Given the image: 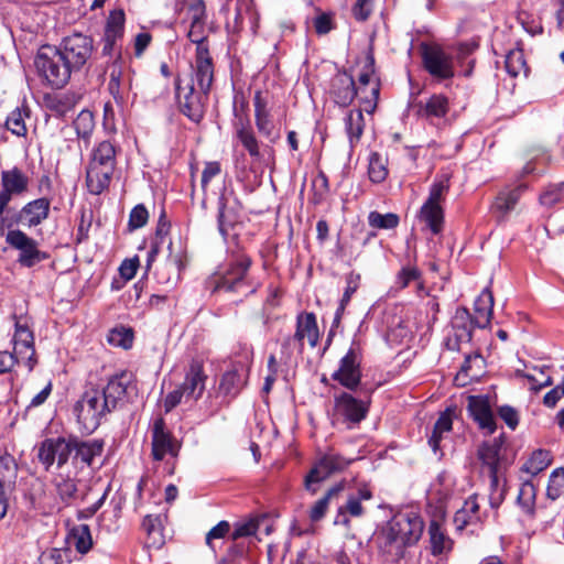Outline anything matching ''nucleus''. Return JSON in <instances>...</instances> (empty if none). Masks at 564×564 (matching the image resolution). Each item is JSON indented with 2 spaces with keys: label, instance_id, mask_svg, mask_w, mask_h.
Listing matches in <instances>:
<instances>
[{
  "label": "nucleus",
  "instance_id": "nucleus-53",
  "mask_svg": "<svg viewBox=\"0 0 564 564\" xmlns=\"http://www.w3.org/2000/svg\"><path fill=\"white\" fill-rule=\"evenodd\" d=\"M142 529L148 534L152 545L160 546L163 544L162 519L160 516H145L142 521Z\"/></svg>",
  "mask_w": 564,
  "mask_h": 564
},
{
  "label": "nucleus",
  "instance_id": "nucleus-42",
  "mask_svg": "<svg viewBox=\"0 0 564 564\" xmlns=\"http://www.w3.org/2000/svg\"><path fill=\"white\" fill-rule=\"evenodd\" d=\"M553 460V456L547 449H535L531 453L529 458L524 462L521 467L523 473H527L531 476H536L541 471L545 470Z\"/></svg>",
  "mask_w": 564,
  "mask_h": 564
},
{
  "label": "nucleus",
  "instance_id": "nucleus-52",
  "mask_svg": "<svg viewBox=\"0 0 564 564\" xmlns=\"http://www.w3.org/2000/svg\"><path fill=\"white\" fill-rule=\"evenodd\" d=\"M343 485L339 484V485H336L332 488H329L327 490V492L325 494V496H323L321 499H318L311 508L310 510V519L313 521V522H317L319 521L322 518H324L327 509H328V505H329V501L333 497L337 496L341 490H343Z\"/></svg>",
  "mask_w": 564,
  "mask_h": 564
},
{
  "label": "nucleus",
  "instance_id": "nucleus-6",
  "mask_svg": "<svg viewBox=\"0 0 564 564\" xmlns=\"http://www.w3.org/2000/svg\"><path fill=\"white\" fill-rule=\"evenodd\" d=\"M212 85L207 89H203L197 84L195 75L192 80L185 85L180 79L176 80V99L181 112L195 123L200 122L205 115L207 95Z\"/></svg>",
  "mask_w": 564,
  "mask_h": 564
},
{
  "label": "nucleus",
  "instance_id": "nucleus-29",
  "mask_svg": "<svg viewBox=\"0 0 564 564\" xmlns=\"http://www.w3.org/2000/svg\"><path fill=\"white\" fill-rule=\"evenodd\" d=\"M131 383V375L127 371H121L113 375L108 379L107 384L99 389L102 400L107 401V405L113 410L119 401L123 399L128 386Z\"/></svg>",
  "mask_w": 564,
  "mask_h": 564
},
{
  "label": "nucleus",
  "instance_id": "nucleus-62",
  "mask_svg": "<svg viewBox=\"0 0 564 564\" xmlns=\"http://www.w3.org/2000/svg\"><path fill=\"white\" fill-rule=\"evenodd\" d=\"M562 200H564V183L551 185L540 195V203L546 207Z\"/></svg>",
  "mask_w": 564,
  "mask_h": 564
},
{
  "label": "nucleus",
  "instance_id": "nucleus-61",
  "mask_svg": "<svg viewBox=\"0 0 564 564\" xmlns=\"http://www.w3.org/2000/svg\"><path fill=\"white\" fill-rule=\"evenodd\" d=\"M313 26L318 35L328 34L335 29V13L334 12H321L313 19Z\"/></svg>",
  "mask_w": 564,
  "mask_h": 564
},
{
  "label": "nucleus",
  "instance_id": "nucleus-1",
  "mask_svg": "<svg viewBox=\"0 0 564 564\" xmlns=\"http://www.w3.org/2000/svg\"><path fill=\"white\" fill-rule=\"evenodd\" d=\"M117 165V148L104 140L94 145L86 166V186L90 194L100 195L110 185Z\"/></svg>",
  "mask_w": 564,
  "mask_h": 564
},
{
  "label": "nucleus",
  "instance_id": "nucleus-21",
  "mask_svg": "<svg viewBox=\"0 0 564 564\" xmlns=\"http://www.w3.org/2000/svg\"><path fill=\"white\" fill-rule=\"evenodd\" d=\"M104 441L98 438L83 441L70 436V462L75 468L90 467L94 459L104 451Z\"/></svg>",
  "mask_w": 564,
  "mask_h": 564
},
{
  "label": "nucleus",
  "instance_id": "nucleus-64",
  "mask_svg": "<svg viewBox=\"0 0 564 564\" xmlns=\"http://www.w3.org/2000/svg\"><path fill=\"white\" fill-rule=\"evenodd\" d=\"M67 553L64 549H47L41 553L39 564H64Z\"/></svg>",
  "mask_w": 564,
  "mask_h": 564
},
{
  "label": "nucleus",
  "instance_id": "nucleus-51",
  "mask_svg": "<svg viewBox=\"0 0 564 564\" xmlns=\"http://www.w3.org/2000/svg\"><path fill=\"white\" fill-rule=\"evenodd\" d=\"M387 159L378 152L369 155L368 175L371 182L382 183L388 176Z\"/></svg>",
  "mask_w": 564,
  "mask_h": 564
},
{
  "label": "nucleus",
  "instance_id": "nucleus-31",
  "mask_svg": "<svg viewBox=\"0 0 564 564\" xmlns=\"http://www.w3.org/2000/svg\"><path fill=\"white\" fill-rule=\"evenodd\" d=\"M330 93L336 104L340 106L349 105L358 95L354 78L346 73L334 76Z\"/></svg>",
  "mask_w": 564,
  "mask_h": 564
},
{
  "label": "nucleus",
  "instance_id": "nucleus-45",
  "mask_svg": "<svg viewBox=\"0 0 564 564\" xmlns=\"http://www.w3.org/2000/svg\"><path fill=\"white\" fill-rule=\"evenodd\" d=\"M67 539L69 544L74 545L80 554H86L93 546L90 529L87 524L73 527Z\"/></svg>",
  "mask_w": 564,
  "mask_h": 564
},
{
  "label": "nucleus",
  "instance_id": "nucleus-3",
  "mask_svg": "<svg viewBox=\"0 0 564 564\" xmlns=\"http://www.w3.org/2000/svg\"><path fill=\"white\" fill-rule=\"evenodd\" d=\"M41 79L52 88L65 87L74 73L55 45H42L34 57Z\"/></svg>",
  "mask_w": 564,
  "mask_h": 564
},
{
  "label": "nucleus",
  "instance_id": "nucleus-57",
  "mask_svg": "<svg viewBox=\"0 0 564 564\" xmlns=\"http://www.w3.org/2000/svg\"><path fill=\"white\" fill-rule=\"evenodd\" d=\"M108 341L115 347L129 349L133 344V332L131 328L116 327L109 332Z\"/></svg>",
  "mask_w": 564,
  "mask_h": 564
},
{
  "label": "nucleus",
  "instance_id": "nucleus-34",
  "mask_svg": "<svg viewBox=\"0 0 564 564\" xmlns=\"http://www.w3.org/2000/svg\"><path fill=\"white\" fill-rule=\"evenodd\" d=\"M364 112L366 110L362 106L361 108L349 110L344 118L345 131L351 149H355L361 140L366 126Z\"/></svg>",
  "mask_w": 564,
  "mask_h": 564
},
{
  "label": "nucleus",
  "instance_id": "nucleus-43",
  "mask_svg": "<svg viewBox=\"0 0 564 564\" xmlns=\"http://www.w3.org/2000/svg\"><path fill=\"white\" fill-rule=\"evenodd\" d=\"M451 188V175L447 173L437 174L430 186L429 196L425 203L442 205Z\"/></svg>",
  "mask_w": 564,
  "mask_h": 564
},
{
  "label": "nucleus",
  "instance_id": "nucleus-56",
  "mask_svg": "<svg viewBox=\"0 0 564 564\" xmlns=\"http://www.w3.org/2000/svg\"><path fill=\"white\" fill-rule=\"evenodd\" d=\"M562 496H564V467H558L549 477L546 497L554 501Z\"/></svg>",
  "mask_w": 564,
  "mask_h": 564
},
{
  "label": "nucleus",
  "instance_id": "nucleus-17",
  "mask_svg": "<svg viewBox=\"0 0 564 564\" xmlns=\"http://www.w3.org/2000/svg\"><path fill=\"white\" fill-rule=\"evenodd\" d=\"M181 449V443L167 430L163 417L159 416L152 425V457L162 460L166 457L175 458Z\"/></svg>",
  "mask_w": 564,
  "mask_h": 564
},
{
  "label": "nucleus",
  "instance_id": "nucleus-12",
  "mask_svg": "<svg viewBox=\"0 0 564 564\" xmlns=\"http://www.w3.org/2000/svg\"><path fill=\"white\" fill-rule=\"evenodd\" d=\"M420 48L423 66L431 76L440 80L449 79L454 76L455 68L452 54L438 44L423 43Z\"/></svg>",
  "mask_w": 564,
  "mask_h": 564
},
{
  "label": "nucleus",
  "instance_id": "nucleus-44",
  "mask_svg": "<svg viewBox=\"0 0 564 564\" xmlns=\"http://www.w3.org/2000/svg\"><path fill=\"white\" fill-rule=\"evenodd\" d=\"M28 118H30L29 107L25 105L17 107L9 113L6 120V128L17 137H25L28 133L25 119Z\"/></svg>",
  "mask_w": 564,
  "mask_h": 564
},
{
  "label": "nucleus",
  "instance_id": "nucleus-15",
  "mask_svg": "<svg viewBox=\"0 0 564 564\" xmlns=\"http://www.w3.org/2000/svg\"><path fill=\"white\" fill-rule=\"evenodd\" d=\"M37 458L46 471L56 465V469L63 471L70 460V436L45 438L37 448Z\"/></svg>",
  "mask_w": 564,
  "mask_h": 564
},
{
  "label": "nucleus",
  "instance_id": "nucleus-7",
  "mask_svg": "<svg viewBox=\"0 0 564 564\" xmlns=\"http://www.w3.org/2000/svg\"><path fill=\"white\" fill-rule=\"evenodd\" d=\"M205 24L206 22L189 23L187 33L189 41L197 45L193 70L197 84L203 89H207L214 80V64L205 43Z\"/></svg>",
  "mask_w": 564,
  "mask_h": 564
},
{
  "label": "nucleus",
  "instance_id": "nucleus-30",
  "mask_svg": "<svg viewBox=\"0 0 564 564\" xmlns=\"http://www.w3.org/2000/svg\"><path fill=\"white\" fill-rule=\"evenodd\" d=\"M50 206L51 202L46 197L29 202L19 212V220L30 228L35 227L48 217Z\"/></svg>",
  "mask_w": 564,
  "mask_h": 564
},
{
  "label": "nucleus",
  "instance_id": "nucleus-14",
  "mask_svg": "<svg viewBox=\"0 0 564 564\" xmlns=\"http://www.w3.org/2000/svg\"><path fill=\"white\" fill-rule=\"evenodd\" d=\"M362 351L357 341H352L345 356L339 360L338 369L332 375L333 380L348 390H356L361 381Z\"/></svg>",
  "mask_w": 564,
  "mask_h": 564
},
{
  "label": "nucleus",
  "instance_id": "nucleus-19",
  "mask_svg": "<svg viewBox=\"0 0 564 564\" xmlns=\"http://www.w3.org/2000/svg\"><path fill=\"white\" fill-rule=\"evenodd\" d=\"M474 327L477 326L468 310L458 307L452 319V329L445 339L447 349L459 350L463 344H468L471 340Z\"/></svg>",
  "mask_w": 564,
  "mask_h": 564
},
{
  "label": "nucleus",
  "instance_id": "nucleus-39",
  "mask_svg": "<svg viewBox=\"0 0 564 564\" xmlns=\"http://www.w3.org/2000/svg\"><path fill=\"white\" fill-rule=\"evenodd\" d=\"M479 503L477 495L468 497L463 507L456 511L454 522L458 529H464L466 525L477 523L480 521Z\"/></svg>",
  "mask_w": 564,
  "mask_h": 564
},
{
  "label": "nucleus",
  "instance_id": "nucleus-38",
  "mask_svg": "<svg viewBox=\"0 0 564 564\" xmlns=\"http://www.w3.org/2000/svg\"><path fill=\"white\" fill-rule=\"evenodd\" d=\"M549 367H528L525 366V370H517L516 376L520 378H524L528 380L529 388L535 392L540 391L542 388L549 387L552 384V378L546 372Z\"/></svg>",
  "mask_w": 564,
  "mask_h": 564
},
{
  "label": "nucleus",
  "instance_id": "nucleus-35",
  "mask_svg": "<svg viewBox=\"0 0 564 564\" xmlns=\"http://www.w3.org/2000/svg\"><path fill=\"white\" fill-rule=\"evenodd\" d=\"M525 188L527 186L524 184L503 188L495 199L492 205L494 209L501 215H506L513 210Z\"/></svg>",
  "mask_w": 564,
  "mask_h": 564
},
{
  "label": "nucleus",
  "instance_id": "nucleus-2",
  "mask_svg": "<svg viewBox=\"0 0 564 564\" xmlns=\"http://www.w3.org/2000/svg\"><path fill=\"white\" fill-rule=\"evenodd\" d=\"M251 259L247 254H238L226 264L221 265L209 279L213 291L231 293H253L254 289L249 283L248 271Z\"/></svg>",
  "mask_w": 564,
  "mask_h": 564
},
{
  "label": "nucleus",
  "instance_id": "nucleus-55",
  "mask_svg": "<svg viewBox=\"0 0 564 564\" xmlns=\"http://www.w3.org/2000/svg\"><path fill=\"white\" fill-rule=\"evenodd\" d=\"M78 138L88 140L95 128L94 115L89 110H83L73 122Z\"/></svg>",
  "mask_w": 564,
  "mask_h": 564
},
{
  "label": "nucleus",
  "instance_id": "nucleus-28",
  "mask_svg": "<svg viewBox=\"0 0 564 564\" xmlns=\"http://www.w3.org/2000/svg\"><path fill=\"white\" fill-rule=\"evenodd\" d=\"M307 340L311 347L318 344L319 333L314 313H301L296 318V330L293 338H288L286 343L294 340L299 345V349L304 347V340Z\"/></svg>",
  "mask_w": 564,
  "mask_h": 564
},
{
  "label": "nucleus",
  "instance_id": "nucleus-13",
  "mask_svg": "<svg viewBox=\"0 0 564 564\" xmlns=\"http://www.w3.org/2000/svg\"><path fill=\"white\" fill-rule=\"evenodd\" d=\"M352 462L354 458L344 457L334 451L327 452L319 458L305 477L306 490L315 494L318 489V484L327 479L332 474L344 470Z\"/></svg>",
  "mask_w": 564,
  "mask_h": 564
},
{
  "label": "nucleus",
  "instance_id": "nucleus-60",
  "mask_svg": "<svg viewBox=\"0 0 564 564\" xmlns=\"http://www.w3.org/2000/svg\"><path fill=\"white\" fill-rule=\"evenodd\" d=\"M506 69L511 76H518L525 70V59L521 50L510 51L506 56Z\"/></svg>",
  "mask_w": 564,
  "mask_h": 564
},
{
  "label": "nucleus",
  "instance_id": "nucleus-40",
  "mask_svg": "<svg viewBox=\"0 0 564 564\" xmlns=\"http://www.w3.org/2000/svg\"><path fill=\"white\" fill-rule=\"evenodd\" d=\"M429 535L433 555H441L452 550L453 541L446 534L440 522L435 520L431 521Z\"/></svg>",
  "mask_w": 564,
  "mask_h": 564
},
{
  "label": "nucleus",
  "instance_id": "nucleus-54",
  "mask_svg": "<svg viewBox=\"0 0 564 564\" xmlns=\"http://www.w3.org/2000/svg\"><path fill=\"white\" fill-rule=\"evenodd\" d=\"M400 218L394 213L381 214L379 212H370L368 215V224L376 229H394L398 227Z\"/></svg>",
  "mask_w": 564,
  "mask_h": 564
},
{
  "label": "nucleus",
  "instance_id": "nucleus-41",
  "mask_svg": "<svg viewBox=\"0 0 564 564\" xmlns=\"http://www.w3.org/2000/svg\"><path fill=\"white\" fill-rule=\"evenodd\" d=\"M453 429V412L451 410H446L442 412L434 424L432 434L429 438V445L436 454L441 451V441L444 438V435L449 433Z\"/></svg>",
  "mask_w": 564,
  "mask_h": 564
},
{
  "label": "nucleus",
  "instance_id": "nucleus-27",
  "mask_svg": "<svg viewBox=\"0 0 564 564\" xmlns=\"http://www.w3.org/2000/svg\"><path fill=\"white\" fill-rule=\"evenodd\" d=\"M335 412L350 423L361 422L368 413V405L347 392L335 397Z\"/></svg>",
  "mask_w": 564,
  "mask_h": 564
},
{
  "label": "nucleus",
  "instance_id": "nucleus-59",
  "mask_svg": "<svg viewBox=\"0 0 564 564\" xmlns=\"http://www.w3.org/2000/svg\"><path fill=\"white\" fill-rule=\"evenodd\" d=\"M422 273L416 265L408 264L402 267L395 276V285L402 290L410 285L412 282H419L421 284Z\"/></svg>",
  "mask_w": 564,
  "mask_h": 564
},
{
  "label": "nucleus",
  "instance_id": "nucleus-37",
  "mask_svg": "<svg viewBox=\"0 0 564 564\" xmlns=\"http://www.w3.org/2000/svg\"><path fill=\"white\" fill-rule=\"evenodd\" d=\"M419 219L423 221L434 235L440 234L443 230L444 224L443 206L424 202L419 212Z\"/></svg>",
  "mask_w": 564,
  "mask_h": 564
},
{
  "label": "nucleus",
  "instance_id": "nucleus-58",
  "mask_svg": "<svg viewBox=\"0 0 564 564\" xmlns=\"http://www.w3.org/2000/svg\"><path fill=\"white\" fill-rule=\"evenodd\" d=\"M47 107L58 116H65L75 105L74 97L69 94H59L47 99Z\"/></svg>",
  "mask_w": 564,
  "mask_h": 564
},
{
  "label": "nucleus",
  "instance_id": "nucleus-22",
  "mask_svg": "<svg viewBox=\"0 0 564 564\" xmlns=\"http://www.w3.org/2000/svg\"><path fill=\"white\" fill-rule=\"evenodd\" d=\"M468 412L478 427L486 434L491 435L496 432V419L491 410V403L488 395L468 397Z\"/></svg>",
  "mask_w": 564,
  "mask_h": 564
},
{
  "label": "nucleus",
  "instance_id": "nucleus-33",
  "mask_svg": "<svg viewBox=\"0 0 564 564\" xmlns=\"http://www.w3.org/2000/svg\"><path fill=\"white\" fill-rule=\"evenodd\" d=\"M2 191L10 197L28 191L29 177L18 167L1 173Z\"/></svg>",
  "mask_w": 564,
  "mask_h": 564
},
{
  "label": "nucleus",
  "instance_id": "nucleus-50",
  "mask_svg": "<svg viewBox=\"0 0 564 564\" xmlns=\"http://www.w3.org/2000/svg\"><path fill=\"white\" fill-rule=\"evenodd\" d=\"M177 10L183 13L189 23L206 22V7L204 0H184L177 4Z\"/></svg>",
  "mask_w": 564,
  "mask_h": 564
},
{
  "label": "nucleus",
  "instance_id": "nucleus-11",
  "mask_svg": "<svg viewBox=\"0 0 564 564\" xmlns=\"http://www.w3.org/2000/svg\"><path fill=\"white\" fill-rule=\"evenodd\" d=\"M500 451L501 446L496 442L484 443L478 449V458L482 466L488 469L490 478L489 503L494 509L499 508L506 496V490L499 488Z\"/></svg>",
  "mask_w": 564,
  "mask_h": 564
},
{
  "label": "nucleus",
  "instance_id": "nucleus-10",
  "mask_svg": "<svg viewBox=\"0 0 564 564\" xmlns=\"http://www.w3.org/2000/svg\"><path fill=\"white\" fill-rule=\"evenodd\" d=\"M356 89L360 96V104L364 105L366 112L371 116L377 108L380 94V83L376 77L375 57L371 52H368L364 58Z\"/></svg>",
  "mask_w": 564,
  "mask_h": 564
},
{
  "label": "nucleus",
  "instance_id": "nucleus-46",
  "mask_svg": "<svg viewBox=\"0 0 564 564\" xmlns=\"http://www.w3.org/2000/svg\"><path fill=\"white\" fill-rule=\"evenodd\" d=\"M372 498L371 490L366 486L358 488L357 492L350 494L344 506H340L350 517L359 518L364 516L365 509L361 505L362 501L370 500Z\"/></svg>",
  "mask_w": 564,
  "mask_h": 564
},
{
  "label": "nucleus",
  "instance_id": "nucleus-9",
  "mask_svg": "<svg viewBox=\"0 0 564 564\" xmlns=\"http://www.w3.org/2000/svg\"><path fill=\"white\" fill-rule=\"evenodd\" d=\"M423 528V521L417 513H398L388 522L386 536L390 543L399 546L411 545L420 540Z\"/></svg>",
  "mask_w": 564,
  "mask_h": 564
},
{
  "label": "nucleus",
  "instance_id": "nucleus-36",
  "mask_svg": "<svg viewBox=\"0 0 564 564\" xmlns=\"http://www.w3.org/2000/svg\"><path fill=\"white\" fill-rule=\"evenodd\" d=\"M494 307V296L489 289H485L475 301V325L485 328L489 325Z\"/></svg>",
  "mask_w": 564,
  "mask_h": 564
},
{
  "label": "nucleus",
  "instance_id": "nucleus-20",
  "mask_svg": "<svg viewBox=\"0 0 564 564\" xmlns=\"http://www.w3.org/2000/svg\"><path fill=\"white\" fill-rule=\"evenodd\" d=\"M414 109L417 118L436 126L447 117L451 110L449 99L443 94H433L419 100Z\"/></svg>",
  "mask_w": 564,
  "mask_h": 564
},
{
  "label": "nucleus",
  "instance_id": "nucleus-24",
  "mask_svg": "<svg viewBox=\"0 0 564 564\" xmlns=\"http://www.w3.org/2000/svg\"><path fill=\"white\" fill-rule=\"evenodd\" d=\"M254 106V123L258 132L271 143L280 139V131L276 129L270 110L267 107V101L261 91H256L253 97Z\"/></svg>",
  "mask_w": 564,
  "mask_h": 564
},
{
  "label": "nucleus",
  "instance_id": "nucleus-8",
  "mask_svg": "<svg viewBox=\"0 0 564 564\" xmlns=\"http://www.w3.org/2000/svg\"><path fill=\"white\" fill-rule=\"evenodd\" d=\"M55 46L74 73L84 69L95 51L93 37L80 32H74L64 36L58 45Z\"/></svg>",
  "mask_w": 564,
  "mask_h": 564
},
{
  "label": "nucleus",
  "instance_id": "nucleus-47",
  "mask_svg": "<svg viewBox=\"0 0 564 564\" xmlns=\"http://www.w3.org/2000/svg\"><path fill=\"white\" fill-rule=\"evenodd\" d=\"M123 68L121 57H116L110 66L108 89L117 102H123Z\"/></svg>",
  "mask_w": 564,
  "mask_h": 564
},
{
  "label": "nucleus",
  "instance_id": "nucleus-4",
  "mask_svg": "<svg viewBox=\"0 0 564 564\" xmlns=\"http://www.w3.org/2000/svg\"><path fill=\"white\" fill-rule=\"evenodd\" d=\"M238 348L239 350L235 352L237 359L223 375L219 383L220 392L231 398L237 397L246 387L253 362V348L250 344L239 343Z\"/></svg>",
  "mask_w": 564,
  "mask_h": 564
},
{
  "label": "nucleus",
  "instance_id": "nucleus-16",
  "mask_svg": "<svg viewBox=\"0 0 564 564\" xmlns=\"http://www.w3.org/2000/svg\"><path fill=\"white\" fill-rule=\"evenodd\" d=\"M7 243L18 250V262L25 268H32L47 259V254L39 249L37 241L20 229H11L6 236Z\"/></svg>",
  "mask_w": 564,
  "mask_h": 564
},
{
  "label": "nucleus",
  "instance_id": "nucleus-49",
  "mask_svg": "<svg viewBox=\"0 0 564 564\" xmlns=\"http://www.w3.org/2000/svg\"><path fill=\"white\" fill-rule=\"evenodd\" d=\"M54 485L58 497L66 505H69L75 500L77 495V484L69 474L65 476L63 471H59L54 479Z\"/></svg>",
  "mask_w": 564,
  "mask_h": 564
},
{
  "label": "nucleus",
  "instance_id": "nucleus-48",
  "mask_svg": "<svg viewBox=\"0 0 564 564\" xmlns=\"http://www.w3.org/2000/svg\"><path fill=\"white\" fill-rule=\"evenodd\" d=\"M536 487L532 481H524L519 489L517 502L529 517L535 516Z\"/></svg>",
  "mask_w": 564,
  "mask_h": 564
},
{
  "label": "nucleus",
  "instance_id": "nucleus-23",
  "mask_svg": "<svg viewBox=\"0 0 564 564\" xmlns=\"http://www.w3.org/2000/svg\"><path fill=\"white\" fill-rule=\"evenodd\" d=\"M235 139L240 143L243 150L249 154L253 163H260L264 160V154L261 152V141L256 135V132L248 119L238 120L234 124Z\"/></svg>",
  "mask_w": 564,
  "mask_h": 564
},
{
  "label": "nucleus",
  "instance_id": "nucleus-63",
  "mask_svg": "<svg viewBox=\"0 0 564 564\" xmlns=\"http://www.w3.org/2000/svg\"><path fill=\"white\" fill-rule=\"evenodd\" d=\"M149 212L143 204H138L132 208L129 215L128 226L130 230L142 228L147 225Z\"/></svg>",
  "mask_w": 564,
  "mask_h": 564
},
{
  "label": "nucleus",
  "instance_id": "nucleus-25",
  "mask_svg": "<svg viewBox=\"0 0 564 564\" xmlns=\"http://www.w3.org/2000/svg\"><path fill=\"white\" fill-rule=\"evenodd\" d=\"M207 376L204 371V365L200 360L193 359L185 372L182 389L186 393V401H197L206 388Z\"/></svg>",
  "mask_w": 564,
  "mask_h": 564
},
{
  "label": "nucleus",
  "instance_id": "nucleus-26",
  "mask_svg": "<svg viewBox=\"0 0 564 564\" xmlns=\"http://www.w3.org/2000/svg\"><path fill=\"white\" fill-rule=\"evenodd\" d=\"M13 350L14 355L20 360H25L29 370L31 371L35 364V348H34V336L32 330L20 322L15 323V332L13 335Z\"/></svg>",
  "mask_w": 564,
  "mask_h": 564
},
{
  "label": "nucleus",
  "instance_id": "nucleus-5",
  "mask_svg": "<svg viewBox=\"0 0 564 564\" xmlns=\"http://www.w3.org/2000/svg\"><path fill=\"white\" fill-rule=\"evenodd\" d=\"M112 410L102 400L98 388H90L84 392L74 406V413L80 430L87 434L95 432L105 415Z\"/></svg>",
  "mask_w": 564,
  "mask_h": 564
},
{
  "label": "nucleus",
  "instance_id": "nucleus-32",
  "mask_svg": "<svg viewBox=\"0 0 564 564\" xmlns=\"http://www.w3.org/2000/svg\"><path fill=\"white\" fill-rule=\"evenodd\" d=\"M237 203H230L226 195H221L218 199V229L224 238L227 237L228 231L239 220V212Z\"/></svg>",
  "mask_w": 564,
  "mask_h": 564
},
{
  "label": "nucleus",
  "instance_id": "nucleus-18",
  "mask_svg": "<svg viewBox=\"0 0 564 564\" xmlns=\"http://www.w3.org/2000/svg\"><path fill=\"white\" fill-rule=\"evenodd\" d=\"M126 14L123 10L110 11L102 36V55L121 57L120 42L124 34Z\"/></svg>",
  "mask_w": 564,
  "mask_h": 564
}]
</instances>
